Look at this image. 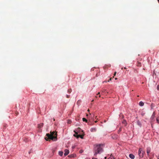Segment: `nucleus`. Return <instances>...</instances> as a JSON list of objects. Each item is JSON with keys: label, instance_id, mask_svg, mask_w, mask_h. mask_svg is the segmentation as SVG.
<instances>
[{"label": "nucleus", "instance_id": "f704fd0d", "mask_svg": "<svg viewBox=\"0 0 159 159\" xmlns=\"http://www.w3.org/2000/svg\"><path fill=\"white\" fill-rule=\"evenodd\" d=\"M88 111H89V110H88Z\"/></svg>", "mask_w": 159, "mask_h": 159}, {"label": "nucleus", "instance_id": "473e14b6", "mask_svg": "<svg viewBox=\"0 0 159 159\" xmlns=\"http://www.w3.org/2000/svg\"><path fill=\"white\" fill-rule=\"evenodd\" d=\"M93 117H94V115H93Z\"/></svg>", "mask_w": 159, "mask_h": 159}, {"label": "nucleus", "instance_id": "e433bc0d", "mask_svg": "<svg viewBox=\"0 0 159 159\" xmlns=\"http://www.w3.org/2000/svg\"><path fill=\"white\" fill-rule=\"evenodd\" d=\"M86 116H88V115L87 114Z\"/></svg>", "mask_w": 159, "mask_h": 159}, {"label": "nucleus", "instance_id": "4468645a", "mask_svg": "<svg viewBox=\"0 0 159 159\" xmlns=\"http://www.w3.org/2000/svg\"><path fill=\"white\" fill-rule=\"evenodd\" d=\"M137 66H141V63L140 62H138Z\"/></svg>", "mask_w": 159, "mask_h": 159}, {"label": "nucleus", "instance_id": "4c0bfd02", "mask_svg": "<svg viewBox=\"0 0 159 159\" xmlns=\"http://www.w3.org/2000/svg\"><path fill=\"white\" fill-rule=\"evenodd\" d=\"M46 140H47V141H48V139H46Z\"/></svg>", "mask_w": 159, "mask_h": 159}, {"label": "nucleus", "instance_id": "a211bd4d", "mask_svg": "<svg viewBox=\"0 0 159 159\" xmlns=\"http://www.w3.org/2000/svg\"><path fill=\"white\" fill-rule=\"evenodd\" d=\"M157 89L158 90H159V85H158L157 86Z\"/></svg>", "mask_w": 159, "mask_h": 159}, {"label": "nucleus", "instance_id": "20e7f679", "mask_svg": "<svg viewBox=\"0 0 159 159\" xmlns=\"http://www.w3.org/2000/svg\"><path fill=\"white\" fill-rule=\"evenodd\" d=\"M144 152L142 151L141 148H139V150L138 154L140 158L143 157Z\"/></svg>", "mask_w": 159, "mask_h": 159}, {"label": "nucleus", "instance_id": "5701e85b", "mask_svg": "<svg viewBox=\"0 0 159 159\" xmlns=\"http://www.w3.org/2000/svg\"><path fill=\"white\" fill-rule=\"evenodd\" d=\"M123 123H125V124H126V121H123Z\"/></svg>", "mask_w": 159, "mask_h": 159}, {"label": "nucleus", "instance_id": "2eb2a0df", "mask_svg": "<svg viewBox=\"0 0 159 159\" xmlns=\"http://www.w3.org/2000/svg\"><path fill=\"white\" fill-rule=\"evenodd\" d=\"M83 120L84 121H85L86 122H87V119H86L85 118H83Z\"/></svg>", "mask_w": 159, "mask_h": 159}, {"label": "nucleus", "instance_id": "72a5a7b5", "mask_svg": "<svg viewBox=\"0 0 159 159\" xmlns=\"http://www.w3.org/2000/svg\"><path fill=\"white\" fill-rule=\"evenodd\" d=\"M100 94V93L99 92L98 93V94Z\"/></svg>", "mask_w": 159, "mask_h": 159}, {"label": "nucleus", "instance_id": "cd10ccee", "mask_svg": "<svg viewBox=\"0 0 159 159\" xmlns=\"http://www.w3.org/2000/svg\"><path fill=\"white\" fill-rule=\"evenodd\" d=\"M153 74H155V75H156V74L155 73L154 71L153 72Z\"/></svg>", "mask_w": 159, "mask_h": 159}, {"label": "nucleus", "instance_id": "9b49d317", "mask_svg": "<svg viewBox=\"0 0 159 159\" xmlns=\"http://www.w3.org/2000/svg\"><path fill=\"white\" fill-rule=\"evenodd\" d=\"M139 104L140 106L142 107L144 105V104L143 102L141 101L139 102Z\"/></svg>", "mask_w": 159, "mask_h": 159}, {"label": "nucleus", "instance_id": "f03ea898", "mask_svg": "<svg viewBox=\"0 0 159 159\" xmlns=\"http://www.w3.org/2000/svg\"><path fill=\"white\" fill-rule=\"evenodd\" d=\"M46 136L48 137V139H50L54 141L57 140V134L55 131L51 132L50 134H47Z\"/></svg>", "mask_w": 159, "mask_h": 159}, {"label": "nucleus", "instance_id": "f3484780", "mask_svg": "<svg viewBox=\"0 0 159 159\" xmlns=\"http://www.w3.org/2000/svg\"><path fill=\"white\" fill-rule=\"evenodd\" d=\"M108 159H114V158L113 156H111L109 157Z\"/></svg>", "mask_w": 159, "mask_h": 159}, {"label": "nucleus", "instance_id": "c756f323", "mask_svg": "<svg viewBox=\"0 0 159 159\" xmlns=\"http://www.w3.org/2000/svg\"><path fill=\"white\" fill-rule=\"evenodd\" d=\"M104 158H105V159H106V157H104Z\"/></svg>", "mask_w": 159, "mask_h": 159}, {"label": "nucleus", "instance_id": "f257e3e1", "mask_svg": "<svg viewBox=\"0 0 159 159\" xmlns=\"http://www.w3.org/2000/svg\"><path fill=\"white\" fill-rule=\"evenodd\" d=\"M103 146V144H96L94 148V156H96L98 154L101 153L103 151V149L101 146Z\"/></svg>", "mask_w": 159, "mask_h": 159}, {"label": "nucleus", "instance_id": "f8f14e48", "mask_svg": "<svg viewBox=\"0 0 159 159\" xmlns=\"http://www.w3.org/2000/svg\"><path fill=\"white\" fill-rule=\"evenodd\" d=\"M63 152L62 151H59V155L60 156H62L63 155Z\"/></svg>", "mask_w": 159, "mask_h": 159}, {"label": "nucleus", "instance_id": "6e6552de", "mask_svg": "<svg viewBox=\"0 0 159 159\" xmlns=\"http://www.w3.org/2000/svg\"><path fill=\"white\" fill-rule=\"evenodd\" d=\"M96 130V129L95 128H92L90 129V131L91 132H95Z\"/></svg>", "mask_w": 159, "mask_h": 159}, {"label": "nucleus", "instance_id": "c85d7f7f", "mask_svg": "<svg viewBox=\"0 0 159 159\" xmlns=\"http://www.w3.org/2000/svg\"><path fill=\"white\" fill-rule=\"evenodd\" d=\"M117 79V78H116L115 79V80H116Z\"/></svg>", "mask_w": 159, "mask_h": 159}, {"label": "nucleus", "instance_id": "b1692460", "mask_svg": "<svg viewBox=\"0 0 159 159\" xmlns=\"http://www.w3.org/2000/svg\"><path fill=\"white\" fill-rule=\"evenodd\" d=\"M70 91H71V90H70H70H68V92H69V93H70Z\"/></svg>", "mask_w": 159, "mask_h": 159}, {"label": "nucleus", "instance_id": "9d476101", "mask_svg": "<svg viewBox=\"0 0 159 159\" xmlns=\"http://www.w3.org/2000/svg\"><path fill=\"white\" fill-rule=\"evenodd\" d=\"M137 124L140 127H141V123H140V122L139 120H138L137 121Z\"/></svg>", "mask_w": 159, "mask_h": 159}, {"label": "nucleus", "instance_id": "412c9836", "mask_svg": "<svg viewBox=\"0 0 159 159\" xmlns=\"http://www.w3.org/2000/svg\"><path fill=\"white\" fill-rule=\"evenodd\" d=\"M105 82H107V81H103L102 83H104Z\"/></svg>", "mask_w": 159, "mask_h": 159}, {"label": "nucleus", "instance_id": "1a4fd4ad", "mask_svg": "<svg viewBox=\"0 0 159 159\" xmlns=\"http://www.w3.org/2000/svg\"><path fill=\"white\" fill-rule=\"evenodd\" d=\"M43 123H40V124H38V127L39 129L41 128L43 126Z\"/></svg>", "mask_w": 159, "mask_h": 159}, {"label": "nucleus", "instance_id": "0eeeda50", "mask_svg": "<svg viewBox=\"0 0 159 159\" xmlns=\"http://www.w3.org/2000/svg\"><path fill=\"white\" fill-rule=\"evenodd\" d=\"M129 156L132 159H134L135 157L132 154H129Z\"/></svg>", "mask_w": 159, "mask_h": 159}, {"label": "nucleus", "instance_id": "ddd939ff", "mask_svg": "<svg viewBox=\"0 0 159 159\" xmlns=\"http://www.w3.org/2000/svg\"><path fill=\"white\" fill-rule=\"evenodd\" d=\"M75 156V155H70L68 156L69 157H74Z\"/></svg>", "mask_w": 159, "mask_h": 159}, {"label": "nucleus", "instance_id": "6ab92c4d", "mask_svg": "<svg viewBox=\"0 0 159 159\" xmlns=\"http://www.w3.org/2000/svg\"><path fill=\"white\" fill-rule=\"evenodd\" d=\"M112 78H110L109 79V80H108V81L109 82V81H111L112 80Z\"/></svg>", "mask_w": 159, "mask_h": 159}, {"label": "nucleus", "instance_id": "a878e982", "mask_svg": "<svg viewBox=\"0 0 159 159\" xmlns=\"http://www.w3.org/2000/svg\"><path fill=\"white\" fill-rule=\"evenodd\" d=\"M116 74V72H115L114 74V75H115Z\"/></svg>", "mask_w": 159, "mask_h": 159}, {"label": "nucleus", "instance_id": "39448f33", "mask_svg": "<svg viewBox=\"0 0 159 159\" xmlns=\"http://www.w3.org/2000/svg\"><path fill=\"white\" fill-rule=\"evenodd\" d=\"M64 152H65V153L64 154V155L65 156H66V155H68L69 153V151L68 149H65L64 151Z\"/></svg>", "mask_w": 159, "mask_h": 159}, {"label": "nucleus", "instance_id": "423d86ee", "mask_svg": "<svg viewBox=\"0 0 159 159\" xmlns=\"http://www.w3.org/2000/svg\"><path fill=\"white\" fill-rule=\"evenodd\" d=\"M151 152V148L149 147L147 148V153L148 155H149V153Z\"/></svg>", "mask_w": 159, "mask_h": 159}, {"label": "nucleus", "instance_id": "4be33fe9", "mask_svg": "<svg viewBox=\"0 0 159 159\" xmlns=\"http://www.w3.org/2000/svg\"><path fill=\"white\" fill-rule=\"evenodd\" d=\"M157 159H159V155L157 157Z\"/></svg>", "mask_w": 159, "mask_h": 159}, {"label": "nucleus", "instance_id": "aec40b11", "mask_svg": "<svg viewBox=\"0 0 159 159\" xmlns=\"http://www.w3.org/2000/svg\"><path fill=\"white\" fill-rule=\"evenodd\" d=\"M157 123H159V120L157 119Z\"/></svg>", "mask_w": 159, "mask_h": 159}, {"label": "nucleus", "instance_id": "7ed1b4c3", "mask_svg": "<svg viewBox=\"0 0 159 159\" xmlns=\"http://www.w3.org/2000/svg\"><path fill=\"white\" fill-rule=\"evenodd\" d=\"M81 130L80 128H78L75 130L74 131L75 132V134H74V136L76 137L77 138L80 137L81 139H83V136L80 135L78 134V133Z\"/></svg>", "mask_w": 159, "mask_h": 159}, {"label": "nucleus", "instance_id": "7c9ffc66", "mask_svg": "<svg viewBox=\"0 0 159 159\" xmlns=\"http://www.w3.org/2000/svg\"><path fill=\"white\" fill-rule=\"evenodd\" d=\"M97 122V121H95V122L96 123V122Z\"/></svg>", "mask_w": 159, "mask_h": 159}, {"label": "nucleus", "instance_id": "393cba45", "mask_svg": "<svg viewBox=\"0 0 159 159\" xmlns=\"http://www.w3.org/2000/svg\"><path fill=\"white\" fill-rule=\"evenodd\" d=\"M67 98H69V95H66Z\"/></svg>", "mask_w": 159, "mask_h": 159}, {"label": "nucleus", "instance_id": "bb28decb", "mask_svg": "<svg viewBox=\"0 0 159 159\" xmlns=\"http://www.w3.org/2000/svg\"><path fill=\"white\" fill-rule=\"evenodd\" d=\"M92 159H97V158H92Z\"/></svg>", "mask_w": 159, "mask_h": 159}, {"label": "nucleus", "instance_id": "dca6fc26", "mask_svg": "<svg viewBox=\"0 0 159 159\" xmlns=\"http://www.w3.org/2000/svg\"><path fill=\"white\" fill-rule=\"evenodd\" d=\"M155 113L154 112L153 113V114H152V117L153 118L155 116Z\"/></svg>", "mask_w": 159, "mask_h": 159}, {"label": "nucleus", "instance_id": "c9c22d12", "mask_svg": "<svg viewBox=\"0 0 159 159\" xmlns=\"http://www.w3.org/2000/svg\"><path fill=\"white\" fill-rule=\"evenodd\" d=\"M125 69H127V68L126 67H125Z\"/></svg>", "mask_w": 159, "mask_h": 159}, {"label": "nucleus", "instance_id": "2f4dec72", "mask_svg": "<svg viewBox=\"0 0 159 159\" xmlns=\"http://www.w3.org/2000/svg\"><path fill=\"white\" fill-rule=\"evenodd\" d=\"M119 131H121V129H119Z\"/></svg>", "mask_w": 159, "mask_h": 159}]
</instances>
